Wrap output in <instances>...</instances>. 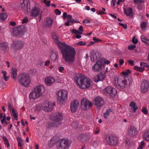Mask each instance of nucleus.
Instances as JSON below:
<instances>
[{"instance_id": "nucleus-47", "label": "nucleus", "mask_w": 149, "mask_h": 149, "mask_svg": "<svg viewBox=\"0 0 149 149\" xmlns=\"http://www.w3.org/2000/svg\"><path fill=\"white\" fill-rule=\"evenodd\" d=\"M136 46L135 45H129L128 46V49L130 50H132L134 49L135 47Z\"/></svg>"}, {"instance_id": "nucleus-5", "label": "nucleus", "mask_w": 149, "mask_h": 149, "mask_svg": "<svg viewBox=\"0 0 149 149\" xmlns=\"http://www.w3.org/2000/svg\"><path fill=\"white\" fill-rule=\"evenodd\" d=\"M18 80L19 83L22 86L25 87L29 86L31 81L28 74L23 73L19 75Z\"/></svg>"}, {"instance_id": "nucleus-23", "label": "nucleus", "mask_w": 149, "mask_h": 149, "mask_svg": "<svg viewBox=\"0 0 149 149\" xmlns=\"http://www.w3.org/2000/svg\"><path fill=\"white\" fill-rule=\"evenodd\" d=\"M40 96L36 91L34 89L30 93L29 95V97L30 99H35Z\"/></svg>"}, {"instance_id": "nucleus-41", "label": "nucleus", "mask_w": 149, "mask_h": 149, "mask_svg": "<svg viewBox=\"0 0 149 149\" xmlns=\"http://www.w3.org/2000/svg\"><path fill=\"white\" fill-rule=\"evenodd\" d=\"M8 109L10 111V112H11V111H12L13 110H14L13 104L9 102L8 103Z\"/></svg>"}, {"instance_id": "nucleus-7", "label": "nucleus", "mask_w": 149, "mask_h": 149, "mask_svg": "<svg viewBox=\"0 0 149 149\" xmlns=\"http://www.w3.org/2000/svg\"><path fill=\"white\" fill-rule=\"evenodd\" d=\"M105 139L108 144L111 146H116L119 143L118 138L114 135H107Z\"/></svg>"}, {"instance_id": "nucleus-43", "label": "nucleus", "mask_w": 149, "mask_h": 149, "mask_svg": "<svg viewBox=\"0 0 149 149\" xmlns=\"http://www.w3.org/2000/svg\"><path fill=\"white\" fill-rule=\"evenodd\" d=\"M141 29H145L146 27V22H142L141 24Z\"/></svg>"}, {"instance_id": "nucleus-31", "label": "nucleus", "mask_w": 149, "mask_h": 149, "mask_svg": "<svg viewBox=\"0 0 149 149\" xmlns=\"http://www.w3.org/2000/svg\"><path fill=\"white\" fill-rule=\"evenodd\" d=\"M7 15L5 13L0 14V20L3 21L6 20L7 17Z\"/></svg>"}, {"instance_id": "nucleus-32", "label": "nucleus", "mask_w": 149, "mask_h": 149, "mask_svg": "<svg viewBox=\"0 0 149 149\" xmlns=\"http://www.w3.org/2000/svg\"><path fill=\"white\" fill-rule=\"evenodd\" d=\"M58 57V56L57 53H53L51 55L50 58L52 61H54L56 60Z\"/></svg>"}, {"instance_id": "nucleus-36", "label": "nucleus", "mask_w": 149, "mask_h": 149, "mask_svg": "<svg viewBox=\"0 0 149 149\" xmlns=\"http://www.w3.org/2000/svg\"><path fill=\"white\" fill-rule=\"evenodd\" d=\"M143 137L146 140L149 141V130L144 134Z\"/></svg>"}, {"instance_id": "nucleus-6", "label": "nucleus", "mask_w": 149, "mask_h": 149, "mask_svg": "<svg viewBox=\"0 0 149 149\" xmlns=\"http://www.w3.org/2000/svg\"><path fill=\"white\" fill-rule=\"evenodd\" d=\"M72 141L69 139H63L59 140L56 143L58 149H68L71 146Z\"/></svg>"}, {"instance_id": "nucleus-54", "label": "nucleus", "mask_w": 149, "mask_h": 149, "mask_svg": "<svg viewBox=\"0 0 149 149\" xmlns=\"http://www.w3.org/2000/svg\"><path fill=\"white\" fill-rule=\"evenodd\" d=\"M144 144V142L143 141H141V144L138 148V149H142L143 146Z\"/></svg>"}, {"instance_id": "nucleus-62", "label": "nucleus", "mask_w": 149, "mask_h": 149, "mask_svg": "<svg viewBox=\"0 0 149 149\" xmlns=\"http://www.w3.org/2000/svg\"><path fill=\"white\" fill-rule=\"evenodd\" d=\"M70 20H68L65 23V25L66 26H68L70 25Z\"/></svg>"}, {"instance_id": "nucleus-37", "label": "nucleus", "mask_w": 149, "mask_h": 149, "mask_svg": "<svg viewBox=\"0 0 149 149\" xmlns=\"http://www.w3.org/2000/svg\"><path fill=\"white\" fill-rule=\"evenodd\" d=\"M111 93H109V94L112 97H114L116 94V90L115 88H113L112 90L111 91Z\"/></svg>"}, {"instance_id": "nucleus-11", "label": "nucleus", "mask_w": 149, "mask_h": 149, "mask_svg": "<svg viewBox=\"0 0 149 149\" xmlns=\"http://www.w3.org/2000/svg\"><path fill=\"white\" fill-rule=\"evenodd\" d=\"M81 108L84 110H87L93 106L92 103L86 98L82 99L81 101Z\"/></svg>"}, {"instance_id": "nucleus-51", "label": "nucleus", "mask_w": 149, "mask_h": 149, "mask_svg": "<svg viewBox=\"0 0 149 149\" xmlns=\"http://www.w3.org/2000/svg\"><path fill=\"white\" fill-rule=\"evenodd\" d=\"M28 21V19L27 17H25L22 20V23L23 24L26 23H27Z\"/></svg>"}, {"instance_id": "nucleus-24", "label": "nucleus", "mask_w": 149, "mask_h": 149, "mask_svg": "<svg viewBox=\"0 0 149 149\" xmlns=\"http://www.w3.org/2000/svg\"><path fill=\"white\" fill-rule=\"evenodd\" d=\"M0 47L4 52H6L9 49L8 44L6 42H0Z\"/></svg>"}, {"instance_id": "nucleus-49", "label": "nucleus", "mask_w": 149, "mask_h": 149, "mask_svg": "<svg viewBox=\"0 0 149 149\" xmlns=\"http://www.w3.org/2000/svg\"><path fill=\"white\" fill-rule=\"evenodd\" d=\"M119 25L122 26L124 29H126L127 27V25L126 24H123L121 23H119Z\"/></svg>"}, {"instance_id": "nucleus-29", "label": "nucleus", "mask_w": 149, "mask_h": 149, "mask_svg": "<svg viewBox=\"0 0 149 149\" xmlns=\"http://www.w3.org/2000/svg\"><path fill=\"white\" fill-rule=\"evenodd\" d=\"M130 106L133 109V112H136L138 107L136 106V103L133 101L130 104Z\"/></svg>"}, {"instance_id": "nucleus-60", "label": "nucleus", "mask_w": 149, "mask_h": 149, "mask_svg": "<svg viewBox=\"0 0 149 149\" xmlns=\"http://www.w3.org/2000/svg\"><path fill=\"white\" fill-rule=\"evenodd\" d=\"M59 69V71L61 72H62L63 71L64 69V68L62 66H60L58 68Z\"/></svg>"}, {"instance_id": "nucleus-61", "label": "nucleus", "mask_w": 149, "mask_h": 149, "mask_svg": "<svg viewBox=\"0 0 149 149\" xmlns=\"http://www.w3.org/2000/svg\"><path fill=\"white\" fill-rule=\"evenodd\" d=\"M145 70V68L144 67H139V69L138 71L140 72H143Z\"/></svg>"}, {"instance_id": "nucleus-34", "label": "nucleus", "mask_w": 149, "mask_h": 149, "mask_svg": "<svg viewBox=\"0 0 149 149\" xmlns=\"http://www.w3.org/2000/svg\"><path fill=\"white\" fill-rule=\"evenodd\" d=\"M112 88L111 87L109 86L108 87L105 88L104 90V92L105 93H111V90H112Z\"/></svg>"}, {"instance_id": "nucleus-2", "label": "nucleus", "mask_w": 149, "mask_h": 149, "mask_svg": "<svg viewBox=\"0 0 149 149\" xmlns=\"http://www.w3.org/2000/svg\"><path fill=\"white\" fill-rule=\"evenodd\" d=\"M74 80L77 84L79 87L84 89L89 88L91 84V80L84 75L78 73L77 74L74 78Z\"/></svg>"}, {"instance_id": "nucleus-58", "label": "nucleus", "mask_w": 149, "mask_h": 149, "mask_svg": "<svg viewBox=\"0 0 149 149\" xmlns=\"http://www.w3.org/2000/svg\"><path fill=\"white\" fill-rule=\"evenodd\" d=\"M70 22H72V23H80V22L79 21L73 19H71L70 20Z\"/></svg>"}, {"instance_id": "nucleus-56", "label": "nucleus", "mask_w": 149, "mask_h": 149, "mask_svg": "<svg viewBox=\"0 0 149 149\" xmlns=\"http://www.w3.org/2000/svg\"><path fill=\"white\" fill-rule=\"evenodd\" d=\"M128 62L129 63L131 66L134 65L135 64L134 63V62L132 60H129L128 61Z\"/></svg>"}, {"instance_id": "nucleus-30", "label": "nucleus", "mask_w": 149, "mask_h": 149, "mask_svg": "<svg viewBox=\"0 0 149 149\" xmlns=\"http://www.w3.org/2000/svg\"><path fill=\"white\" fill-rule=\"evenodd\" d=\"M91 59L92 61L95 62L97 60V57L96 53L95 52L91 54L90 55Z\"/></svg>"}, {"instance_id": "nucleus-4", "label": "nucleus", "mask_w": 149, "mask_h": 149, "mask_svg": "<svg viewBox=\"0 0 149 149\" xmlns=\"http://www.w3.org/2000/svg\"><path fill=\"white\" fill-rule=\"evenodd\" d=\"M114 84L116 87L120 89H123L130 85L131 82L127 81L123 77H121L115 79Z\"/></svg>"}, {"instance_id": "nucleus-9", "label": "nucleus", "mask_w": 149, "mask_h": 149, "mask_svg": "<svg viewBox=\"0 0 149 149\" xmlns=\"http://www.w3.org/2000/svg\"><path fill=\"white\" fill-rule=\"evenodd\" d=\"M24 45V43L22 40H16L13 42L12 47L15 51L17 52L21 49Z\"/></svg>"}, {"instance_id": "nucleus-59", "label": "nucleus", "mask_w": 149, "mask_h": 149, "mask_svg": "<svg viewBox=\"0 0 149 149\" xmlns=\"http://www.w3.org/2000/svg\"><path fill=\"white\" fill-rule=\"evenodd\" d=\"M83 23H90V20H88L87 19H85L83 21Z\"/></svg>"}, {"instance_id": "nucleus-14", "label": "nucleus", "mask_w": 149, "mask_h": 149, "mask_svg": "<svg viewBox=\"0 0 149 149\" xmlns=\"http://www.w3.org/2000/svg\"><path fill=\"white\" fill-rule=\"evenodd\" d=\"M149 88V82L145 80L143 81L141 84V92L143 93H146Z\"/></svg>"}, {"instance_id": "nucleus-48", "label": "nucleus", "mask_w": 149, "mask_h": 149, "mask_svg": "<svg viewBox=\"0 0 149 149\" xmlns=\"http://www.w3.org/2000/svg\"><path fill=\"white\" fill-rule=\"evenodd\" d=\"M141 111L145 114H147L148 113V111L146 108L145 107H144L141 110Z\"/></svg>"}, {"instance_id": "nucleus-28", "label": "nucleus", "mask_w": 149, "mask_h": 149, "mask_svg": "<svg viewBox=\"0 0 149 149\" xmlns=\"http://www.w3.org/2000/svg\"><path fill=\"white\" fill-rule=\"evenodd\" d=\"M53 20L50 17H47L46 18V21L45 23L46 26L48 27H51L53 24Z\"/></svg>"}, {"instance_id": "nucleus-17", "label": "nucleus", "mask_w": 149, "mask_h": 149, "mask_svg": "<svg viewBox=\"0 0 149 149\" xmlns=\"http://www.w3.org/2000/svg\"><path fill=\"white\" fill-rule=\"evenodd\" d=\"M102 68V63L101 61H98L93 66L92 69L95 72H99Z\"/></svg>"}, {"instance_id": "nucleus-8", "label": "nucleus", "mask_w": 149, "mask_h": 149, "mask_svg": "<svg viewBox=\"0 0 149 149\" xmlns=\"http://www.w3.org/2000/svg\"><path fill=\"white\" fill-rule=\"evenodd\" d=\"M42 14V12L40 9L37 6L32 7L30 11V16L34 17L40 15L41 19Z\"/></svg>"}, {"instance_id": "nucleus-64", "label": "nucleus", "mask_w": 149, "mask_h": 149, "mask_svg": "<svg viewBox=\"0 0 149 149\" xmlns=\"http://www.w3.org/2000/svg\"><path fill=\"white\" fill-rule=\"evenodd\" d=\"M119 63L120 65H123L124 63V61L123 59H120L119 60Z\"/></svg>"}, {"instance_id": "nucleus-46", "label": "nucleus", "mask_w": 149, "mask_h": 149, "mask_svg": "<svg viewBox=\"0 0 149 149\" xmlns=\"http://www.w3.org/2000/svg\"><path fill=\"white\" fill-rule=\"evenodd\" d=\"M72 33H73L75 34H81L82 33L80 32L79 31L77 30H76L75 29H73L72 31Z\"/></svg>"}, {"instance_id": "nucleus-10", "label": "nucleus", "mask_w": 149, "mask_h": 149, "mask_svg": "<svg viewBox=\"0 0 149 149\" xmlns=\"http://www.w3.org/2000/svg\"><path fill=\"white\" fill-rule=\"evenodd\" d=\"M26 30L25 27L24 26L21 25L14 29L13 30V33L15 36H21L24 34V32Z\"/></svg>"}, {"instance_id": "nucleus-40", "label": "nucleus", "mask_w": 149, "mask_h": 149, "mask_svg": "<svg viewBox=\"0 0 149 149\" xmlns=\"http://www.w3.org/2000/svg\"><path fill=\"white\" fill-rule=\"evenodd\" d=\"M131 72V71L129 69H127L125 71H123L122 72L121 74L123 75L127 76Z\"/></svg>"}, {"instance_id": "nucleus-50", "label": "nucleus", "mask_w": 149, "mask_h": 149, "mask_svg": "<svg viewBox=\"0 0 149 149\" xmlns=\"http://www.w3.org/2000/svg\"><path fill=\"white\" fill-rule=\"evenodd\" d=\"M134 1L136 3H141L144 2V0H134Z\"/></svg>"}, {"instance_id": "nucleus-19", "label": "nucleus", "mask_w": 149, "mask_h": 149, "mask_svg": "<svg viewBox=\"0 0 149 149\" xmlns=\"http://www.w3.org/2000/svg\"><path fill=\"white\" fill-rule=\"evenodd\" d=\"M78 139L82 142L88 141L90 139V136L86 134H82L78 136Z\"/></svg>"}, {"instance_id": "nucleus-45", "label": "nucleus", "mask_w": 149, "mask_h": 149, "mask_svg": "<svg viewBox=\"0 0 149 149\" xmlns=\"http://www.w3.org/2000/svg\"><path fill=\"white\" fill-rule=\"evenodd\" d=\"M140 65L141 66H144L149 68V65L147 63H146L143 62H141Z\"/></svg>"}, {"instance_id": "nucleus-44", "label": "nucleus", "mask_w": 149, "mask_h": 149, "mask_svg": "<svg viewBox=\"0 0 149 149\" xmlns=\"http://www.w3.org/2000/svg\"><path fill=\"white\" fill-rule=\"evenodd\" d=\"M10 113L13 115L14 117L17 118L18 117V113L15 112V110L11 111Z\"/></svg>"}, {"instance_id": "nucleus-13", "label": "nucleus", "mask_w": 149, "mask_h": 149, "mask_svg": "<svg viewBox=\"0 0 149 149\" xmlns=\"http://www.w3.org/2000/svg\"><path fill=\"white\" fill-rule=\"evenodd\" d=\"M138 133L136 127L134 126L130 127L128 129L127 134L130 137H133L136 136Z\"/></svg>"}, {"instance_id": "nucleus-42", "label": "nucleus", "mask_w": 149, "mask_h": 149, "mask_svg": "<svg viewBox=\"0 0 149 149\" xmlns=\"http://www.w3.org/2000/svg\"><path fill=\"white\" fill-rule=\"evenodd\" d=\"M111 111L110 109H109L107 110L106 112L104 113V118L106 119L107 118V116L109 115L110 112Z\"/></svg>"}, {"instance_id": "nucleus-1", "label": "nucleus", "mask_w": 149, "mask_h": 149, "mask_svg": "<svg viewBox=\"0 0 149 149\" xmlns=\"http://www.w3.org/2000/svg\"><path fill=\"white\" fill-rule=\"evenodd\" d=\"M52 38L56 43L61 50L62 59L69 64H72L74 61L76 51L72 47L66 44L65 42L59 41V37L55 33L52 35Z\"/></svg>"}, {"instance_id": "nucleus-38", "label": "nucleus", "mask_w": 149, "mask_h": 149, "mask_svg": "<svg viewBox=\"0 0 149 149\" xmlns=\"http://www.w3.org/2000/svg\"><path fill=\"white\" fill-rule=\"evenodd\" d=\"M17 140L18 143V146L19 147H21L22 146V143L23 142V141L21 138L19 137H18L17 138Z\"/></svg>"}, {"instance_id": "nucleus-20", "label": "nucleus", "mask_w": 149, "mask_h": 149, "mask_svg": "<svg viewBox=\"0 0 149 149\" xmlns=\"http://www.w3.org/2000/svg\"><path fill=\"white\" fill-rule=\"evenodd\" d=\"M105 77L106 75L105 74L101 72L97 76L93 78V80L94 81L97 82L99 81L104 80Z\"/></svg>"}, {"instance_id": "nucleus-25", "label": "nucleus", "mask_w": 149, "mask_h": 149, "mask_svg": "<svg viewBox=\"0 0 149 149\" xmlns=\"http://www.w3.org/2000/svg\"><path fill=\"white\" fill-rule=\"evenodd\" d=\"M11 77L13 79L16 81L17 80V70L16 68H13L11 69Z\"/></svg>"}, {"instance_id": "nucleus-63", "label": "nucleus", "mask_w": 149, "mask_h": 149, "mask_svg": "<svg viewBox=\"0 0 149 149\" xmlns=\"http://www.w3.org/2000/svg\"><path fill=\"white\" fill-rule=\"evenodd\" d=\"M3 140H4V141L5 142V144H6V142H8V140L6 136H4L3 138Z\"/></svg>"}, {"instance_id": "nucleus-12", "label": "nucleus", "mask_w": 149, "mask_h": 149, "mask_svg": "<svg viewBox=\"0 0 149 149\" xmlns=\"http://www.w3.org/2000/svg\"><path fill=\"white\" fill-rule=\"evenodd\" d=\"M57 95L58 96V100L61 102H63L67 99L68 94L67 91L64 90H61L58 92Z\"/></svg>"}, {"instance_id": "nucleus-15", "label": "nucleus", "mask_w": 149, "mask_h": 149, "mask_svg": "<svg viewBox=\"0 0 149 149\" xmlns=\"http://www.w3.org/2000/svg\"><path fill=\"white\" fill-rule=\"evenodd\" d=\"M30 2L28 0H24L21 3V9L25 13L28 12V8L30 6Z\"/></svg>"}, {"instance_id": "nucleus-27", "label": "nucleus", "mask_w": 149, "mask_h": 149, "mask_svg": "<svg viewBox=\"0 0 149 149\" xmlns=\"http://www.w3.org/2000/svg\"><path fill=\"white\" fill-rule=\"evenodd\" d=\"M124 13L127 16L132 17L133 16V12L132 8H129L127 10L124 9Z\"/></svg>"}, {"instance_id": "nucleus-18", "label": "nucleus", "mask_w": 149, "mask_h": 149, "mask_svg": "<svg viewBox=\"0 0 149 149\" xmlns=\"http://www.w3.org/2000/svg\"><path fill=\"white\" fill-rule=\"evenodd\" d=\"M43 108L45 111L50 112L53 110V107L51 103L47 101L45 102V105L43 106Z\"/></svg>"}, {"instance_id": "nucleus-57", "label": "nucleus", "mask_w": 149, "mask_h": 149, "mask_svg": "<svg viewBox=\"0 0 149 149\" xmlns=\"http://www.w3.org/2000/svg\"><path fill=\"white\" fill-rule=\"evenodd\" d=\"M132 42L136 44L138 42V40L137 39L135 38V37H134L132 40Z\"/></svg>"}, {"instance_id": "nucleus-35", "label": "nucleus", "mask_w": 149, "mask_h": 149, "mask_svg": "<svg viewBox=\"0 0 149 149\" xmlns=\"http://www.w3.org/2000/svg\"><path fill=\"white\" fill-rule=\"evenodd\" d=\"M141 38L142 41L147 45H149V40L144 36H141Z\"/></svg>"}, {"instance_id": "nucleus-3", "label": "nucleus", "mask_w": 149, "mask_h": 149, "mask_svg": "<svg viewBox=\"0 0 149 149\" xmlns=\"http://www.w3.org/2000/svg\"><path fill=\"white\" fill-rule=\"evenodd\" d=\"M51 120L55 122L51 123V125L52 127H58L60 126L62 124L61 121L63 119L62 114L60 112H56L52 115L51 117Z\"/></svg>"}, {"instance_id": "nucleus-21", "label": "nucleus", "mask_w": 149, "mask_h": 149, "mask_svg": "<svg viewBox=\"0 0 149 149\" xmlns=\"http://www.w3.org/2000/svg\"><path fill=\"white\" fill-rule=\"evenodd\" d=\"M79 105V103L77 100H75L73 101L70 104V109L71 111L72 112H75L77 110Z\"/></svg>"}, {"instance_id": "nucleus-33", "label": "nucleus", "mask_w": 149, "mask_h": 149, "mask_svg": "<svg viewBox=\"0 0 149 149\" xmlns=\"http://www.w3.org/2000/svg\"><path fill=\"white\" fill-rule=\"evenodd\" d=\"M43 107L40 104H38L36 105L35 107V111L36 112H38L40 111V110Z\"/></svg>"}, {"instance_id": "nucleus-39", "label": "nucleus", "mask_w": 149, "mask_h": 149, "mask_svg": "<svg viewBox=\"0 0 149 149\" xmlns=\"http://www.w3.org/2000/svg\"><path fill=\"white\" fill-rule=\"evenodd\" d=\"M2 73H3V77L4 79L6 81H7L8 79L9 78V77L8 76V77L6 76V75L7 73H6V72L5 71H2Z\"/></svg>"}, {"instance_id": "nucleus-26", "label": "nucleus", "mask_w": 149, "mask_h": 149, "mask_svg": "<svg viewBox=\"0 0 149 149\" xmlns=\"http://www.w3.org/2000/svg\"><path fill=\"white\" fill-rule=\"evenodd\" d=\"M55 81L54 79L52 77H48L45 79V82L48 86L51 85Z\"/></svg>"}, {"instance_id": "nucleus-22", "label": "nucleus", "mask_w": 149, "mask_h": 149, "mask_svg": "<svg viewBox=\"0 0 149 149\" xmlns=\"http://www.w3.org/2000/svg\"><path fill=\"white\" fill-rule=\"evenodd\" d=\"M35 90L39 93L40 96H41L45 92V88L42 86L40 85L37 86L34 88Z\"/></svg>"}, {"instance_id": "nucleus-55", "label": "nucleus", "mask_w": 149, "mask_h": 149, "mask_svg": "<svg viewBox=\"0 0 149 149\" xmlns=\"http://www.w3.org/2000/svg\"><path fill=\"white\" fill-rule=\"evenodd\" d=\"M55 13L56 15H60L61 14V12L58 9H56L55 10Z\"/></svg>"}, {"instance_id": "nucleus-53", "label": "nucleus", "mask_w": 149, "mask_h": 149, "mask_svg": "<svg viewBox=\"0 0 149 149\" xmlns=\"http://www.w3.org/2000/svg\"><path fill=\"white\" fill-rule=\"evenodd\" d=\"M86 43L83 41H80L78 43H77V45H79L80 46L84 45H86Z\"/></svg>"}, {"instance_id": "nucleus-52", "label": "nucleus", "mask_w": 149, "mask_h": 149, "mask_svg": "<svg viewBox=\"0 0 149 149\" xmlns=\"http://www.w3.org/2000/svg\"><path fill=\"white\" fill-rule=\"evenodd\" d=\"M93 40L95 42H98L101 41L102 40L98 38H97L95 37L93 38Z\"/></svg>"}, {"instance_id": "nucleus-16", "label": "nucleus", "mask_w": 149, "mask_h": 149, "mask_svg": "<svg viewBox=\"0 0 149 149\" xmlns=\"http://www.w3.org/2000/svg\"><path fill=\"white\" fill-rule=\"evenodd\" d=\"M95 104L97 109H99L102 106L104 103L103 99L101 97H98L95 98Z\"/></svg>"}]
</instances>
